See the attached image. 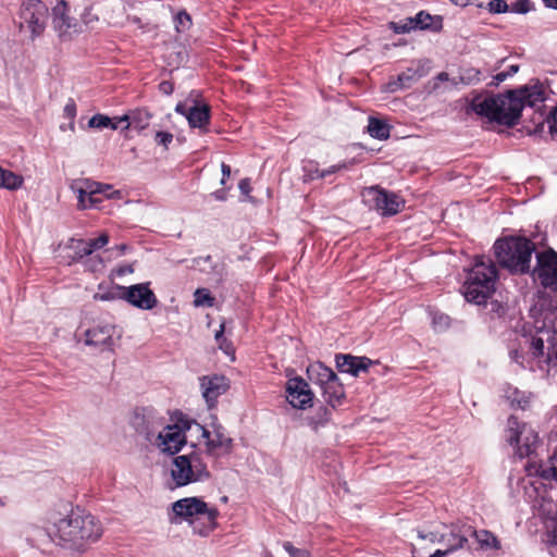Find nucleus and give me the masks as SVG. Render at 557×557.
I'll return each instance as SVG.
<instances>
[{
	"label": "nucleus",
	"instance_id": "58",
	"mask_svg": "<svg viewBox=\"0 0 557 557\" xmlns=\"http://www.w3.org/2000/svg\"><path fill=\"white\" fill-rule=\"evenodd\" d=\"M221 170H222V174H223V177L221 180V184L224 185L225 184V180L231 175V168H230V165H227L225 163H222Z\"/></svg>",
	"mask_w": 557,
	"mask_h": 557
},
{
	"label": "nucleus",
	"instance_id": "12",
	"mask_svg": "<svg viewBox=\"0 0 557 557\" xmlns=\"http://www.w3.org/2000/svg\"><path fill=\"white\" fill-rule=\"evenodd\" d=\"M187 428L180 424L162 425L150 443L161 453L174 455L186 444L185 429Z\"/></svg>",
	"mask_w": 557,
	"mask_h": 557
},
{
	"label": "nucleus",
	"instance_id": "20",
	"mask_svg": "<svg viewBox=\"0 0 557 557\" xmlns=\"http://www.w3.org/2000/svg\"><path fill=\"white\" fill-rule=\"evenodd\" d=\"M175 111L187 119L191 128L208 132L210 123V108L208 104L187 107L185 103H177Z\"/></svg>",
	"mask_w": 557,
	"mask_h": 557
},
{
	"label": "nucleus",
	"instance_id": "27",
	"mask_svg": "<svg viewBox=\"0 0 557 557\" xmlns=\"http://www.w3.org/2000/svg\"><path fill=\"white\" fill-rule=\"evenodd\" d=\"M307 373L310 381L318 385L320 388H323L325 385L337 377L332 369L325 367L321 362H314L310 364L307 369Z\"/></svg>",
	"mask_w": 557,
	"mask_h": 557
},
{
	"label": "nucleus",
	"instance_id": "50",
	"mask_svg": "<svg viewBox=\"0 0 557 557\" xmlns=\"http://www.w3.org/2000/svg\"><path fill=\"white\" fill-rule=\"evenodd\" d=\"M548 128L552 135H557V107L552 112L550 116L546 119Z\"/></svg>",
	"mask_w": 557,
	"mask_h": 557
},
{
	"label": "nucleus",
	"instance_id": "49",
	"mask_svg": "<svg viewBox=\"0 0 557 557\" xmlns=\"http://www.w3.org/2000/svg\"><path fill=\"white\" fill-rule=\"evenodd\" d=\"M468 531L471 532V536L475 540V542L483 547L485 544H487V531L482 530L480 532L478 531H471V528L468 529Z\"/></svg>",
	"mask_w": 557,
	"mask_h": 557
},
{
	"label": "nucleus",
	"instance_id": "29",
	"mask_svg": "<svg viewBox=\"0 0 557 557\" xmlns=\"http://www.w3.org/2000/svg\"><path fill=\"white\" fill-rule=\"evenodd\" d=\"M322 391V396L324 400L332 406L333 408L342 405V401L345 397V391L343 384L339 382L338 377L333 380L331 383L325 385Z\"/></svg>",
	"mask_w": 557,
	"mask_h": 557
},
{
	"label": "nucleus",
	"instance_id": "14",
	"mask_svg": "<svg viewBox=\"0 0 557 557\" xmlns=\"http://www.w3.org/2000/svg\"><path fill=\"white\" fill-rule=\"evenodd\" d=\"M532 355L544 358L549 367H557V331L541 330L531 341Z\"/></svg>",
	"mask_w": 557,
	"mask_h": 557
},
{
	"label": "nucleus",
	"instance_id": "38",
	"mask_svg": "<svg viewBox=\"0 0 557 557\" xmlns=\"http://www.w3.org/2000/svg\"><path fill=\"white\" fill-rule=\"evenodd\" d=\"M398 84L403 89L409 88L414 82L420 78L416 70L408 69L406 72L400 73L398 76Z\"/></svg>",
	"mask_w": 557,
	"mask_h": 557
},
{
	"label": "nucleus",
	"instance_id": "52",
	"mask_svg": "<svg viewBox=\"0 0 557 557\" xmlns=\"http://www.w3.org/2000/svg\"><path fill=\"white\" fill-rule=\"evenodd\" d=\"M393 26H394L395 32L399 33V34L408 33L411 29H414L413 25L411 23H409V18L404 24H401V23H393Z\"/></svg>",
	"mask_w": 557,
	"mask_h": 557
},
{
	"label": "nucleus",
	"instance_id": "6",
	"mask_svg": "<svg viewBox=\"0 0 557 557\" xmlns=\"http://www.w3.org/2000/svg\"><path fill=\"white\" fill-rule=\"evenodd\" d=\"M520 116L521 100L516 99L513 90L497 97L490 96V131H495V124L511 127Z\"/></svg>",
	"mask_w": 557,
	"mask_h": 557
},
{
	"label": "nucleus",
	"instance_id": "1",
	"mask_svg": "<svg viewBox=\"0 0 557 557\" xmlns=\"http://www.w3.org/2000/svg\"><path fill=\"white\" fill-rule=\"evenodd\" d=\"M50 530L55 536L54 543L69 549H82L98 541L103 531L99 520L78 509L52 513Z\"/></svg>",
	"mask_w": 557,
	"mask_h": 557
},
{
	"label": "nucleus",
	"instance_id": "24",
	"mask_svg": "<svg viewBox=\"0 0 557 557\" xmlns=\"http://www.w3.org/2000/svg\"><path fill=\"white\" fill-rule=\"evenodd\" d=\"M500 397L504 398L512 408L525 410L529 408L533 394L520 391L517 387L505 383L499 389Z\"/></svg>",
	"mask_w": 557,
	"mask_h": 557
},
{
	"label": "nucleus",
	"instance_id": "26",
	"mask_svg": "<svg viewBox=\"0 0 557 557\" xmlns=\"http://www.w3.org/2000/svg\"><path fill=\"white\" fill-rule=\"evenodd\" d=\"M506 60V58L498 59L492 70H490V86L497 87L518 72L519 66L517 64H508L505 66Z\"/></svg>",
	"mask_w": 557,
	"mask_h": 557
},
{
	"label": "nucleus",
	"instance_id": "22",
	"mask_svg": "<svg viewBox=\"0 0 557 557\" xmlns=\"http://www.w3.org/2000/svg\"><path fill=\"white\" fill-rule=\"evenodd\" d=\"M69 8L64 1H60L52 9V24L60 37L71 36L77 33V23L69 16Z\"/></svg>",
	"mask_w": 557,
	"mask_h": 557
},
{
	"label": "nucleus",
	"instance_id": "42",
	"mask_svg": "<svg viewBox=\"0 0 557 557\" xmlns=\"http://www.w3.org/2000/svg\"><path fill=\"white\" fill-rule=\"evenodd\" d=\"M175 28L178 33L187 30L191 25V18L186 12H180L175 16Z\"/></svg>",
	"mask_w": 557,
	"mask_h": 557
},
{
	"label": "nucleus",
	"instance_id": "28",
	"mask_svg": "<svg viewBox=\"0 0 557 557\" xmlns=\"http://www.w3.org/2000/svg\"><path fill=\"white\" fill-rule=\"evenodd\" d=\"M151 114L147 110L137 109L133 110L127 114L119 117V121L126 122L125 128H134L136 131H143L150 124Z\"/></svg>",
	"mask_w": 557,
	"mask_h": 557
},
{
	"label": "nucleus",
	"instance_id": "55",
	"mask_svg": "<svg viewBox=\"0 0 557 557\" xmlns=\"http://www.w3.org/2000/svg\"><path fill=\"white\" fill-rule=\"evenodd\" d=\"M159 89L161 92L170 95L173 91V86L170 82L164 81L159 85Z\"/></svg>",
	"mask_w": 557,
	"mask_h": 557
},
{
	"label": "nucleus",
	"instance_id": "32",
	"mask_svg": "<svg viewBox=\"0 0 557 557\" xmlns=\"http://www.w3.org/2000/svg\"><path fill=\"white\" fill-rule=\"evenodd\" d=\"M24 178L12 171L0 166V188L15 190L22 187Z\"/></svg>",
	"mask_w": 557,
	"mask_h": 557
},
{
	"label": "nucleus",
	"instance_id": "40",
	"mask_svg": "<svg viewBox=\"0 0 557 557\" xmlns=\"http://www.w3.org/2000/svg\"><path fill=\"white\" fill-rule=\"evenodd\" d=\"M224 329L225 324L222 322L220 324V330L215 333V341L219 343L220 349H222L227 355H232L234 354V349L232 344L223 337Z\"/></svg>",
	"mask_w": 557,
	"mask_h": 557
},
{
	"label": "nucleus",
	"instance_id": "44",
	"mask_svg": "<svg viewBox=\"0 0 557 557\" xmlns=\"http://www.w3.org/2000/svg\"><path fill=\"white\" fill-rule=\"evenodd\" d=\"M531 0H517L510 7V11L519 14H525L532 10Z\"/></svg>",
	"mask_w": 557,
	"mask_h": 557
},
{
	"label": "nucleus",
	"instance_id": "34",
	"mask_svg": "<svg viewBox=\"0 0 557 557\" xmlns=\"http://www.w3.org/2000/svg\"><path fill=\"white\" fill-rule=\"evenodd\" d=\"M121 122L119 121V117L111 119L103 114H95L90 117L88 121V126L91 128H111V129H117L119 124Z\"/></svg>",
	"mask_w": 557,
	"mask_h": 557
},
{
	"label": "nucleus",
	"instance_id": "60",
	"mask_svg": "<svg viewBox=\"0 0 557 557\" xmlns=\"http://www.w3.org/2000/svg\"><path fill=\"white\" fill-rule=\"evenodd\" d=\"M94 298H95L96 300H110V299H113V298H114V296H113L112 294H110V293H109V294H99V293H97V294L94 296Z\"/></svg>",
	"mask_w": 557,
	"mask_h": 557
},
{
	"label": "nucleus",
	"instance_id": "54",
	"mask_svg": "<svg viewBox=\"0 0 557 557\" xmlns=\"http://www.w3.org/2000/svg\"><path fill=\"white\" fill-rule=\"evenodd\" d=\"M238 188L243 195L249 196V193L251 190L250 181L248 178H243L238 184Z\"/></svg>",
	"mask_w": 557,
	"mask_h": 557
},
{
	"label": "nucleus",
	"instance_id": "17",
	"mask_svg": "<svg viewBox=\"0 0 557 557\" xmlns=\"http://www.w3.org/2000/svg\"><path fill=\"white\" fill-rule=\"evenodd\" d=\"M123 298L132 306L143 309L151 310L157 306V297L149 288L148 283L135 284L128 287H122Z\"/></svg>",
	"mask_w": 557,
	"mask_h": 557
},
{
	"label": "nucleus",
	"instance_id": "11",
	"mask_svg": "<svg viewBox=\"0 0 557 557\" xmlns=\"http://www.w3.org/2000/svg\"><path fill=\"white\" fill-rule=\"evenodd\" d=\"M363 201L377 210L382 215H394L404 207V200L394 193H388L379 186L364 188Z\"/></svg>",
	"mask_w": 557,
	"mask_h": 557
},
{
	"label": "nucleus",
	"instance_id": "15",
	"mask_svg": "<svg viewBox=\"0 0 557 557\" xmlns=\"http://www.w3.org/2000/svg\"><path fill=\"white\" fill-rule=\"evenodd\" d=\"M132 424L147 441L152 442V438L163 425V418L152 408H137L134 411Z\"/></svg>",
	"mask_w": 557,
	"mask_h": 557
},
{
	"label": "nucleus",
	"instance_id": "41",
	"mask_svg": "<svg viewBox=\"0 0 557 557\" xmlns=\"http://www.w3.org/2000/svg\"><path fill=\"white\" fill-rule=\"evenodd\" d=\"M471 109L482 116H487V96H478L471 102Z\"/></svg>",
	"mask_w": 557,
	"mask_h": 557
},
{
	"label": "nucleus",
	"instance_id": "57",
	"mask_svg": "<svg viewBox=\"0 0 557 557\" xmlns=\"http://www.w3.org/2000/svg\"><path fill=\"white\" fill-rule=\"evenodd\" d=\"M103 262L101 259H98V260H95V259H90V270L91 271H100L101 269H103Z\"/></svg>",
	"mask_w": 557,
	"mask_h": 557
},
{
	"label": "nucleus",
	"instance_id": "18",
	"mask_svg": "<svg viewBox=\"0 0 557 557\" xmlns=\"http://www.w3.org/2000/svg\"><path fill=\"white\" fill-rule=\"evenodd\" d=\"M199 382L202 397L210 408L215 406L216 399L230 387L228 380L219 374L201 376Z\"/></svg>",
	"mask_w": 557,
	"mask_h": 557
},
{
	"label": "nucleus",
	"instance_id": "7",
	"mask_svg": "<svg viewBox=\"0 0 557 557\" xmlns=\"http://www.w3.org/2000/svg\"><path fill=\"white\" fill-rule=\"evenodd\" d=\"M506 441L516 448L517 455L522 459L534 451L539 436L530 425L510 416L507 420Z\"/></svg>",
	"mask_w": 557,
	"mask_h": 557
},
{
	"label": "nucleus",
	"instance_id": "33",
	"mask_svg": "<svg viewBox=\"0 0 557 557\" xmlns=\"http://www.w3.org/2000/svg\"><path fill=\"white\" fill-rule=\"evenodd\" d=\"M368 132L371 137L380 140H384L389 137V126L376 117H369Z\"/></svg>",
	"mask_w": 557,
	"mask_h": 557
},
{
	"label": "nucleus",
	"instance_id": "4",
	"mask_svg": "<svg viewBox=\"0 0 557 557\" xmlns=\"http://www.w3.org/2000/svg\"><path fill=\"white\" fill-rule=\"evenodd\" d=\"M496 260L500 267L512 274H525L531 271V259L535 250L532 240L525 237H508L494 244Z\"/></svg>",
	"mask_w": 557,
	"mask_h": 557
},
{
	"label": "nucleus",
	"instance_id": "39",
	"mask_svg": "<svg viewBox=\"0 0 557 557\" xmlns=\"http://www.w3.org/2000/svg\"><path fill=\"white\" fill-rule=\"evenodd\" d=\"M431 15L424 12H419L414 17L409 18V23L413 25V28L424 29L430 26Z\"/></svg>",
	"mask_w": 557,
	"mask_h": 557
},
{
	"label": "nucleus",
	"instance_id": "46",
	"mask_svg": "<svg viewBox=\"0 0 557 557\" xmlns=\"http://www.w3.org/2000/svg\"><path fill=\"white\" fill-rule=\"evenodd\" d=\"M284 549L289 554L290 557H310L309 553L305 549L296 548L292 543L285 542L283 544Z\"/></svg>",
	"mask_w": 557,
	"mask_h": 557
},
{
	"label": "nucleus",
	"instance_id": "3",
	"mask_svg": "<svg viewBox=\"0 0 557 557\" xmlns=\"http://www.w3.org/2000/svg\"><path fill=\"white\" fill-rule=\"evenodd\" d=\"M172 510L175 519L187 521L194 533L207 536L216 528L219 510L209 506L201 498L186 497L173 503ZM177 522V520H172Z\"/></svg>",
	"mask_w": 557,
	"mask_h": 557
},
{
	"label": "nucleus",
	"instance_id": "31",
	"mask_svg": "<svg viewBox=\"0 0 557 557\" xmlns=\"http://www.w3.org/2000/svg\"><path fill=\"white\" fill-rule=\"evenodd\" d=\"M516 92V99L521 100V110L529 106L531 108H535L539 103L544 101L543 90L540 87H522Z\"/></svg>",
	"mask_w": 557,
	"mask_h": 557
},
{
	"label": "nucleus",
	"instance_id": "8",
	"mask_svg": "<svg viewBox=\"0 0 557 557\" xmlns=\"http://www.w3.org/2000/svg\"><path fill=\"white\" fill-rule=\"evenodd\" d=\"M465 299L476 306H484L487 301V265L484 257H476V262L469 270L467 278L461 287Z\"/></svg>",
	"mask_w": 557,
	"mask_h": 557
},
{
	"label": "nucleus",
	"instance_id": "10",
	"mask_svg": "<svg viewBox=\"0 0 557 557\" xmlns=\"http://www.w3.org/2000/svg\"><path fill=\"white\" fill-rule=\"evenodd\" d=\"M536 264L531 271L545 288L557 292V252L553 248H546L535 255Z\"/></svg>",
	"mask_w": 557,
	"mask_h": 557
},
{
	"label": "nucleus",
	"instance_id": "48",
	"mask_svg": "<svg viewBox=\"0 0 557 557\" xmlns=\"http://www.w3.org/2000/svg\"><path fill=\"white\" fill-rule=\"evenodd\" d=\"M173 141V135L169 132H157L156 143L168 149L169 145Z\"/></svg>",
	"mask_w": 557,
	"mask_h": 557
},
{
	"label": "nucleus",
	"instance_id": "13",
	"mask_svg": "<svg viewBox=\"0 0 557 557\" xmlns=\"http://www.w3.org/2000/svg\"><path fill=\"white\" fill-rule=\"evenodd\" d=\"M195 425L206 440V449L209 455L218 457L232 451L233 440L221 424L212 423V430H208L198 423Z\"/></svg>",
	"mask_w": 557,
	"mask_h": 557
},
{
	"label": "nucleus",
	"instance_id": "23",
	"mask_svg": "<svg viewBox=\"0 0 557 557\" xmlns=\"http://www.w3.org/2000/svg\"><path fill=\"white\" fill-rule=\"evenodd\" d=\"M335 361L341 372L349 373L354 376L359 375L360 372L367 371L373 363L372 360L367 357H355L351 355H337Z\"/></svg>",
	"mask_w": 557,
	"mask_h": 557
},
{
	"label": "nucleus",
	"instance_id": "30",
	"mask_svg": "<svg viewBox=\"0 0 557 557\" xmlns=\"http://www.w3.org/2000/svg\"><path fill=\"white\" fill-rule=\"evenodd\" d=\"M50 530V519L47 522V525L42 529L39 527H34L28 531L27 540L28 542L38 548L45 547L47 544L53 542L54 543V534H51Z\"/></svg>",
	"mask_w": 557,
	"mask_h": 557
},
{
	"label": "nucleus",
	"instance_id": "51",
	"mask_svg": "<svg viewBox=\"0 0 557 557\" xmlns=\"http://www.w3.org/2000/svg\"><path fill=\"white\" fill-rule=\"evenodd\" d=\"M548 550L553 557H557V530H554L549 535Z\"/></svg>",
	"mask_w": 557,
	"mask_h": 557
},
{
	"label": "nucleus",
	"instance_id": "35",
	"mask_svg": "<svg viewBox=\"0 0 557 557\" xmlns=\"http://www.w3.org/2000/svg\"><path fill=\"white\" fill-rule=\"evenodd\" d=\"M539 473L545 480H555L557 482V449L546 463L540 466Z\"/></svg>",
	"mask_w": 557,
	"mask_h": 557
},
{
	"label": "nucleus",
	"instance_id": "19",
	"mask_svg": "<svg viewBox=\"0 0 557 557\" xmlns=\"http://www.w3.org/2000/svg\"><path fill=\"white\" fill-rule=\"evenodd\" d=\"M21 16L27 28L34 35H39L47 22V8L40 1H30L23 7Z\"/></svg>",
	"mask_w": 557,
	"mask_h": 557
},
{
	"label": "nucleus",
	"instance_id": "56",
	"mask_svg": "<svg viewBox=\"0 0 557 557\" xmlns=\"http://www.w3.org/2000/svg\"><path fill=\"white\" fill-rule=\"evenodd\" d=\"M345 168V164L333 165L327 170L321 171L319 176L324 177L329 174L335 173L337 170Z\"/></svg>",
	"mask_w": 557,
	"mask_h": 557
},
{
	"label": "nucleus",
	"instance_id": "62",
	"mask_svg": "<svg viewBox=\"0 0 557 557\" xmlns=\"http://www.w3.org/2000/svg\"><path fill=\"white\" fill-rule=\"evenodd\" d=\"M134 269L132 265H125V267H122L117 270V274L119 275H123V274H126V273H133Z\"/></svg>",
	"mask_w": 557,
	"mask_h": 557
},
{
	"label": "nucleus",
	"instance_id": "61",
	"mask_svg": "<svg viewBox=\"0 0 557 557\" xmlns=\"http://www.w3.org/2000/svg\"><path fill=\"white\" fill-rule=\"evenodd\" d=\"M491 547L495 549L500 547L499 541L492 533H490V548Z\"/></svg>",
	"mask_w": 557,
	"mask_h": 557
},
{
	"label": "nucleus",
	"instance_id": "63",
	"mask_svg": "<svg viewBox=\"0 0 557 557\" xmlns=\"http://www.w3.org/2000/svg\"><path fill=\"white\" fill-rule=\"evenodd\" d=\"M545 7L557 10V0H543Z\"/></svg>",
	"mask_w": 557,
	"mask_h": 557
},
{
	"label": "nucleus",
	"instance_id": "64",
	"mask_svg": "<svg viewBox=\"0 0 557 557\" xmlns=\"http://www.w3.org/2000/svg\"><path fill=\"white\" fill-rule=\"evenodd\" d=\"M453 3L457 4V5H460V7H466V5H469L471 4V1L472 0H450Z\"/></svg>",
	"mask_w": 557,
	"mask_h": 557
},
{
	"label": "nucleus",
	"instance_id": "43",
	"mask_svg": "<svg viewBox=\"0 0 557 557\" xmlns=\"http://www.w3.org/2000/svg\"><path fill=\"white\" fill-rule=\"evenodd\" d=\"M64 117L70 120V128L74 131V119L76 116V104L74 100L70 99L63 109Z\"/></svg>",
	"mask_w": 557,
	"mask_h": 557
},
{
	"label": "nucleus",
	"instance_id": "37",
	"mask_svg": "<svg viewBox=\"0 0 557 557\" xmlns=\"http://www.w3.org/2000/svg\"><path fill=\"white\" fill-rule=\"evenodd\" d=\"M214 304V298L210 295L209 290L206 288H198L194 293V306L195 307H212Z\"/></svg>",
	"mask_w": 557,
	"mask_h": 557
},
{
	"label": "nucleus",
	"instance_id": "47",
	"mask_svg": "<svg viewBox=\"0 0 557 557\" xmlns=\"http://www.w3.org/2000/svg\"><path fill=\"white\" fill-rule=\"evenodd\" d=\"M509 10V5L505 0H490V12L505 13Z\"/></svg>",
	"mask_w": 557,
	"mask_h": 557
},
{
	"label": "nucleus",
	"instance_id": "9",
	"mask_svg": "<svg viewBox=\"0 0 557 557\" xmlns=\"http://www.w3.org/2000/svg\"><path fill=\"white\" fill-rule=\"evenodd\" d=\"M71 189L77 196L79 209H89L96 207L98 203L102 201L100 195H104L107 198H120L121 193L119 190H114L110 194L111 189L110 185H103L98 182H92L89 180H78L75 181L71 185Z\"/></svg>",
	"mask_w": 557,
	"mask_h": 557
},
{
	"label": "nucleus",
	"instance_id": "25",
	"mask_svg": "<svg viewBox=\"0 0 557 557\" xmlns=\"http://www.w3.org/2000/svg\"><path fill=\"white\" fill-rule=\"evenodd\" d=\"M59 250L70 262L89 256V245L85 239L70 238L64 245H59Z\"/></svg>",
	"mask_w": 557,
	"mask_h": 557
},
{
	"label": "nucleus",
	"instance_id": "36",
	"mask_svg": "<svg viewBox=\"0 0 557 557\" xmlns=\"http://www.w3.org/2000/svg\"><path fill=\"white\" fill-rule=\"evenodd\" d=\"M430 314L432 318V326L435 332H444L449 327L450 319L447 314L437 311H432Z\"/></svg>",
	"mask_w": 557,
	"mask_h": 557
},
{
	"label": "nucleus",
	"instance_id": "2",
	"mask_svg": "<svg viewBox=\"0 0 557 557\" xmlns=\"http://www.w3.org/2000/svg\"><path fill=\"white\" fill-rule=\"evenodd\" d=\"M465 534H459L455 527L438 524L434 530L418 533L417 543L412 544L414 557H444L467 542Z\"/></svg>",
	"mask_w": 557,
	"mask_h": 557
},
{
	"label": "nucleus",
	"instance_id": "53",
	"mask_svg": "<svg viewBox=\"0 0 557 557\" xmlns=\"http://www.w3.org/2000/svg\"><path fill=\"white\" fill-rule=\"evenodd\" d=\"M403 87L398 84V78L391 79L387 84L384 85L383 90L386 92H396L401 90Z\"/></svg>",
	"mask_w": 557,
	"mask_h": 557
},
{
	"label": "nucleus",
	"instance_id": "5",
	"mask_svg": "<svg viewBox=\"0 0 557 557\" xmlns=\"http://www.w3.org/2000/svg\"><path fill=\"white\" fill-rule=\"evenodd\" d=\"M172 487L203 482L210 478V471L202 457L197 453L176 456L170 468Z\"/></svg>",
	"mask_w": 557,
	"mask_h": 557
},
{
	"label": "nucleus",
	"instance_id": "59",
	"mask_svg": "<svg viewBox=\"0 0 557 557\" xmlns=\"http://www.w3.org/2000/svg\"><path fill=\"white\" fill-rule=\"evenodd\" d=\"M541 508L543 510L544 513H552L553 511V502L549 500V502H545L543 505H541Z\"/></svg>",
	"mask_w": 557,
	"mask_h": 557
},
{
	"label": "nucleus",
	"instance_id": "16",
	"mask_svg": "<svg viewBox=\"0 0 557 557\" xmlns=\"http://www.w3.org/2000/svg\"><path fill=\"white\" fill-rule=\"evenodd\" d=\"M286 399L297 409H307L312 406L313 393L309 384L301 377L289 379L286 384Z\"/></svg>",
	"mask_w": 557,
	"mask_h": 557
},
{
	"label": "nucleus",
	"instance_id": "45",
	"mask_svg": "<svg viewBox=\"0 0 557 557\" xmlns=\"http://www.w3.org/2000/svg\"><path fill=\"white\" fill-rule=\"evenodd\" d=\"M109 242V236L103 233L98 238L87 240V245H89V255H91L95 250L102 248Z\"/></svg>",
	"mask_w": 557,
	"mask_h": 557
},
{
	"label": "nucleus",
	"instance_id": "21",
	"mask_svg": "<svg viewBox=\"0 0 557 557\" xmlns=\"http://www.w3.org/2000/svg\"><path fill=\"white\" fill-rule=\"evenodd\" d=\"M115 329L111 324H97L85 332V344L101 349H108L112 346V338Z\"/></svg>",
	"mask_w": 557,
	"mask_h": 557
}]
</instances>
